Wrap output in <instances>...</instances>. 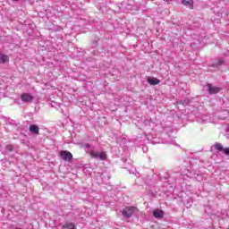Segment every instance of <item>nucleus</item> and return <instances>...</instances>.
Segmentation results:
<instances>
[{"label":"nucleus","mask_w":229,"mask_h":229,"mask_svg":"<svg viewBox=\"0 0 229 229\" xmlns=\"http://www.w3.org/2000/svg\"><path fill=\"white\" fill-rule=\"evenodd\" d=\"M208 89L209 94H218V92H221V88L216 87L212 84H208Z\"/></svg>","instance_id":"5"},{"label":"nucleus","mask_w":229,"mask_h":229,"mask_svg":"<svg viewBox=\"0 0 229 229\" xmlns=\"http://www.w3.org/2000/svg\"><path fill=\"white\" fill-rule=\"evenodd\" d=\"M12 1H19V0H12Z\"/></svg>","instance_id":"17"},{"label":"nucleus","mask_w":229,"mask_h":229,"mask_svg":"<svg viewBox=\"0 0 229 229\" xmlns=\"http://www.w3.org/2000/svg\"><path fill=\"white\" fill-rule=\"evenodd\" d=\"M222 64H223L222 60L218 61V65H222Z\"/></svg>","instance_id":"15"},{"label":"nucleus","mask_w":229,"mask_h":229,"mask_svg":"<svg viewBox=\"0 0 229 229\" xmlns=\"http://www.w3.org/2000/svg\"><path fill=\"white\" fill-rule=\"evenodd\" d=\"M153 216L156 219H162V217H164V211L161 209H155L153 211Z\"/></svg>","instance_id":"7"},{"label":"nucleus","mask_w":229,"mask_h":229,"mask_svg":"<svg viewBox=\"0 0 229 229\" xmlns=\"http://www.w3.org/2000/svg\"><path fill=\"white\" fill-rule=\"evenodd\" d=\"M60 157L63 158L65 162H71L72 160V154L67 150H62L60 152Z\"/></svg>","instance_id":"4"},{"label":"nucleus","mask_w":229,"mask_h":229,"mask_svg":"<svg viewBox=\"0 0 229 229\" xmlns=\"http://www.w3.org/2000/svg\"><path fill=\"white\" fill-rule=\"evenodd\" d=\"M84 148L87 149L86 152L89 154L91 158H99L100 160H106V152H98L90 144H84Z\"/></svg>","instance_id":"1"},{"label":"nucleus","mask_w":229,"mask_h":229,"mask_svg":"<svg viewBox=\"0 0 229 229\" xmlns=\"http://www.w3.org/2000/svg\"><path fill=\"white\" fill-rule=\"evenodd\" d=\"M165 1H166V3H169V1H171V0H165Z\"/></svg>","instance_id":"16"},{"label":"nucleus","mask_w":229,"mask_h":229,"mask_svg":"<svg viewBox=\"0 0 229 229\" xmlns=\"http://www.w3.org/2000/svg\"><path fill=\"white\" fill-rule=\"evenodd\" d=\"M148 82L149 83V85H158V83H160V80L155 77H149L148 78Z\"/></svg>","instance_id":"10"},{"label":"nucleus","mask_w":229,"mask_h":229,"mask_svg":"<svg viewBox=\"0 0 229 229\" xmlns=\"http://www.w3.org/2000/svg\"><path fill=\"white\" fill-rule=\"evenodd\" d=\"M10 62V57L6 55L0 53V64H6Z\"/></svg>","instance_id":"9"},{"label":"nucleus","mask_w":229,"mask_h":229,"mask_svg":"<svg viewBox=\"0 0 229 229\" xmlns=\"http://www.w3.org/2000/svg\"><path fill=\"white\" fill-rule=\"evenodd\" d=\"M223 153H224V155H228L229 156V148H224Z\"/></svg>","instance_id":"14"},{"label":"nucleus","mask_w":229,"mask_h":229,"mask_svg":"<svg viewBox=\"0 0 229 229\" xmlns=\"http://www.w3.org/2000/svg\"><path fill=\"white\" fill-rule=\"evenodd\" d=\"M5 148L7 151H13V145H7Z\"/></svg>","instance_id":"13"},{"label":"nucleus","mask_w":229,"mask_h":229,"mask_svg":"<svg viewBox=\"0 0 229 229\" xmlns=\"http://www.w3.org/2000/svg\"><path fill=\"white\" fill-rule=\"evenodd\" d=\"M63 229H76V225L72 222H66L62 226Z\"/></svg>","instance_id":"8"},{"label":"nucleus","mask_w":229,"mask_h":229,"mask_svg":"<svg viewBox=\"0 0 229 229\" xmlns=\"http://www.w3.org/2000/svg\"><path fill=\"white\" fill-rule=\"evenodd\" d=\"M215 149H216L217 151H223L225 148H223V145H221V143H216L214 145Z\"/></svg>","instance_id":"11"},{"label":"nucleus","mask_w":229,"mask_h":229,"mask_svg":"<svg viewBox=\"0 0 229 229\" xmlns=\"http://www.w3.org/2000/svg\"><path fill=\"white\" fill-rule=\"evenodd\" d=\"M29 131L32 133L33 135H39L40 133V128L37 124H31L29 127Z\"/></svg>","instance_id":"6"},{"label":"nucleus","mask_w":229,"mask_h":229,"mask_svg":"<svg viewBox=\"0 0 229 229\" xmlns=\"http://www.w3.org/2000/svg\"><path fill=\"white\" fill-rule=\"evenodd\" d=\"M21 99L22 103H33V99H35V97L30 93H22L21 95Z\"/></svg>","instance_id":"3"},{"label":"nucleus","mask_w":229,"mask_h":229,"mask_svg":"<svg viewBox=\"0 0 229 229\" xmlns=\"http://www.w3.org/2000/svg\"><path fill=\"white\" fill-rule=\"evenodd\" d=\"M138 209L135 207H126L123 211H122V215L123 216V217H127L130 218L131 217V216H133L135 214V212H137Z\"/></svg>","instance_id":"2"},{"label":"nucleus","mask_w":229,"mask_h":229,"mask_svg":"<svg viewBox=\"0 0 229 229\" xmlns=\"http://www.w3.org/2000/svg\"><path fill=\"white\" fill-rule=\"evenodd\" d=\"M182 3L184 4V6H189L192 5L194 2L192 0H182Z\"/></svg>","instance_id":"12"}]
</instances>
